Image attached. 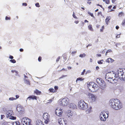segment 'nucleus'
Instances as JSON below:
<instances>
[{
	"instance_id": "f257e3e1",
	"label": "nucleus",
	"mask_w": 125,
	"mask_h": 125,
	"mask_svg": "<svg viewBox=\"0 0 125 125\" xmlns=\"http://www.w3.org/2000/svg\"><path fill=\"white\" fill-rule=\"evenodd\" d=\"M78 106L79 109L84 110L86 109L88 107L87 104L82 100L79 102Z\"/></svg>"
},
{
	"instance_id": "f03ea898",
	"label": "nucleus",
	"mask_w": 125,
	"mask_h": 125,
	"mask_svg": "<svg viewBox=\"0 0 125 125\" xmlns=\"http://www.w3.org/2000/svg\"><path fill=\"white\" fill-rule=\"evenodd\" d=\"M96 86V84L94 82H90L88 84V87L91 92H94L97 90Z\"/></svg>"
},
{
	"instance_id": "7ed1b4c3",
	"label": "nucleus",
	"mask_w": 125,
	"mask_h": 125,
	"mask_svg": "<svg viewBox=\"0 0 125 125\" xmlns=\"http://www.w3.org/2000/svg\"><path fill=\"white\" fill-rule=\"evenodd\" d=\"M21 122L23 125H31V120L27 117H25L22 118L21 120Z\"/></svg>"
},
{
	"instance_id": "20e7f679",
	"label": "nucleus",
	"mask_w": 125,
	"mask_h": 125,
	"mask_svg": "<svg viewBox=\"0 0 125 125\" xmlns=\"http://www.w3.org/2000/svg\"><path fill=\"white\" fill-rule=\"evenodd\" d=\"M112 75L110 74L108 76H107L106 75L105 78L106 80H108V82L112 83L114 84L116 83V80L114 77L113 78L112 77Z\"/></svg>"
},
{
	"instance_id": "39448f33",
	"label": "nucleus",
	"mask_w": 125,
	"mask_h": 125,
	"mask_svg": "<svg viewBox=\"0 0 125 125\" xmlns=\"http://www.w3.org/2000/svg\"><path fill=\"white\" fill-rule=\"evenodd\" d=\"M115 103V110H119L122 107V104L119 100L118 99H116V102Z\"/></svg>"
},
{
	"instance_id": "423d86ee",
	"label": "nucleus",
	"mask_w": 125,
	"mask_h": 125,
	"mask_svg": "<svg viewBox=\"0 0 125 125\" xmlns=\"http://www.w3.org/2000/svg\"><path fill=\"white\" fill-rule=\"evenodd\" d=\"M88 95L89 97V100L91 102H96L97 98V96L95 95L89 93H88Z\"/></svg>"
},
{
	"instance_id": "0eeeda50",
	"label": "nucleus",
	"mask_w": 125,
	"mask_h": 125,
	"mask_svg": "<svg viewBox=\"0 0 125 125\" xmlns=\"http://www.w3.org/2000/svg\"><path fill=\"white\" fill-rule=\"evenodd\" d=\"M69 99L67 98H64L61 100L60 102V104L62 106H65L67 105L69 103Z\"/></svg>"
},
{
	"instance_id": "6e6552de",
	"label": "nucleus",
	"mask_w": 125,
	"mask_h": 125,
	"mask_svg": "<svg viewBox=\"0 0 125 125\" xmlns=\"http://www.w3.org/2000/svg\"><path fill=\"white\" fill-rule=\"evenodd\" d=\"M96 81L98 85L104 87L106 85V83L101 78H98L96 79Z\"/></svg>"
},
{
	"instance_id": "1a4fd4ad",
	"label": "nucleus",
	"mask_w": 125,
	"mask_h": 125,
	"mask_svg": "<svg viewBox=\"0 0 125 125\" xmlns=\"http://www.w3.org/2000/svg\"><path fill=\"white\" fill-rule=\"evenodd\" d=\"M43 118L44 119V123L47 124L50 121V115L47 113H45L43 114Z\"/></svg>"
},
{
	"instance_id": "9d476101",
	"label": "nucleus",
	"mask_w": 125,
	"mask_h": 125,
	"mask_svg": "<svg viewBox=\"0 0 125 125\" xmlns=\"http://www.w3.org/2000/svg\"><path fill=\"white\" fill-rule=\"evenodd\" d=\"M63 112V110L61 108H58L55 110V113L56 115L60 117L62 116Z\"/></svg>"
},
{
	"instance_id": "9b49d317",
	"label": "nucleus",
	"mask_w": 125,
	"mask_h": 125,
	"mask_svg": "<svg viewBox=\"0 0 125 125\" xmlns=\"http://www.w3.org/2000/svg\"><path fill=\"white\" fill-rule=\"evenodd\" d=\"M116 100V99H111L110 100L109 103V104L110 106L115 110Z\"/></svg>"
},
{
	"instance_id": "f8f14e48",
	"label": "nucleus",
	"mask_w": 125,
	"mask_h": 125,
	"mask_svg": "<svg viewBox=\"0 0 125 125\" xmlns=\"http://www.w3.org/2000/svg\"><path fill=\"white\" fill-rule=\"evenodd\" d=\"M58 123L61 125H66L67 122L66 120H64L63 119L60 118L58 119Z\"/></svg>"
},
{
	"instance_id": "ddd939ff",
	"label": "nucleus",
	"mask_w": 125,
	"mask_h": 125,
	"mask_svg": "<svg viewBox=\"0 0 125 125\" xmlns=\"http://www.w3.org/2000/svg\"><path fill=\"white\" fill-rule=\"evenodd\" d=\"M124 74V73L123 72H121L119 71L116 72L115 75H116V77H118L120 78H122L123 79V75Z\"/></svg>"
},
{
	"instance_id": "4468645a",
	"label": "nucleus",
	"mask_w": 125,
	"mask_h": 125,
	"mask_svg": "<svg viewBox=\"0 0 125 125\" xmlns=\"http://www.w3.org/2000/svg\"><path fill=\"white\" fill-rule=\"evenodd\" d=\"M37 97L36 96L32 95H31L30 96L28 97L27 99H29L30 100H31V99L33 100H37Z\"/></svg>"
},
{
	"instance_id": "2eb2a0df",
	"label": "nucleus",
	"mask_w": 125,
	"mask_h": 125,
	"mask_svg": "<svg viewBox=\"0 0 125 125\" xmlns=\"http://www.w3.org/2000/svg\"><path fill=\"white\" fill-rule=\"evenodd\" d=\"M103 115H102L104 116V117H105V116H106L105 117L106 118H106H107L108 116V112H106L104 111H103L101 113Z\"/></svg>"
},
{
	"instance_id": "dca6fc26",
	"label": "nucleus",
	"mask_w": 125,
	"mask_h": 125,
	"mask_svg": "<svg viewBox=\"0 0 125 125\" xmlns=\"http://www.w3.org/2000/svg\"><path fill=\"white\" fill-rule=\"evenodd\" d=\"M36 122V125H44L43 122L40 119L37 120Z\"/></svg>"
},
{
	"instance_id": "f3484780",
	"label": "nucleus",
	"mask_w": 125,
	"mask_h": 125,
	"mask_svg": "<svg viewBox=\"0 0 125 125\" xmlns=\"http://www.w3.org/2000/svg\"><path fill=\"white\" fill-rule=\"evenodd\" d=\"M34 93L37 95H40L41 94V92L37 89H35L34 91Z\"/></svg>"
},
{
	"instance_id": "a211bd4d",
	"label": "nucleus",
	"mask_w": 125,
	"mask_h": 125,
	"mask_svg": "<svg viewBox=\"0 0 125 125\" xmlns=\"http://www.w3.org/2000/svg\"><path fill=\"white\" fill-rule=\"evenodd\" d=\"M66 115L67 117H70L73 115L72 112L69 111V112L68 111V112L66 113Z\"/></svg>"
},
{
	"instance_id": "6ab92c4d",
	"label": "nucleus",
	"mask_w": 125,
	"mask_h": 125,
	"mask_svg": "<svg viewBox=\"0 0 125 125\" xmlns=\"http://www.w3.org/2000/svg\"><path fill=\"white\" fill-rule=\"evenodd\" d=\"M12 111L10 110L8 111L6 113L7 115V116L8 117L12 115Z\"/></svg>"
},
{
	"instance_id": "aec40b11",
	"label": "nucleus",
	"mask_w": 125,
	"mask_h": 125,
	"mask_svg": "<svg viewBox=\"0 0 125 125\" xmlns=\"http://www.w3.org/2000/svg\"><path fill=\"white\" fill-rule=\"evenodd\" d=\"M103 115L101 113L100 115V119L101 120L104 121H105L106 120V118L105 117L106 116H105V117H104L103 115Z\"/></svg>"
},
{
	"instance_id": "412c9836",
	"label": "nucleus",
	"mask_w": 125,
	"mask_h": 125,
	"mask_svg": "<svg viewBox=\"0 0 125 125\" xmlns=\"http://www.w3.org/2000/svg\"><path fill=\"white\" fill-rule=\"evenodd\" d=\"M110 18L109 17H107L105 19V21L107 25L108 24V21L110 20Z\"/></svg>"
},
{
	"instance_id": "4be33fe9",
	"label": "nucleus",
	"mask_w": 125,
	"mask_h": 125,
	"mask_svg": "<svg viewBox=\"0 0 125 125\" xmlns=\"http://www.w3.org/2000/svg\"><path fill=\"white\" fill-rule=\"evenodd\" d=\"M25 83L29 85H30V83L29 80H26L25 79H24Z\"/></svg>"
},
{
	"instance_id": "5701e85b",
	"label": "nucleus",
	"mask_w": 125,
	"mask_h": 125,
	"mask_svg": "<svg viewBox=\"0 0 125 125\" xmlns=\"http://www.w3.org/2000/svg\"><path fill=\"white\" fill-rule=\"evenodd\" d=\"M88 29L91 31H93V30L92 27V25L91 24H90L88 26Z\"/></svg>"
},
{
	"instance_id": "b1692460",
	"label": "nucleus",
	"mask_w": 125,
	"mask_h": 125,
	"mask_svg": "<svg viewBox=\"0 0 125 125\" xmlns=\"http://www.w3.org/2000/svg\"><path fill=\"white\" fill-rule=\"evenodd\" d=\"M49 91L50 92L54 93H55L54 90L53 88H50L49 90Z\"/></svg>"
},
{
	"instance_id": "393cba45",
	"label": "nucleus",
	"mask_w": 125,
	"mask_h": 125,
	"mask_svg": "<svg viewBox=\"0 0 125 125\" xmlns=\"http://www.w3.org/2000/svg\"><path fill=\"white\" fill-rule=\"evenodd\" d=\"M13 125H20V122L17 121L13 123Z\"/></svg>"
},
{
	"instance_id": "a878e982",
	"label": "nucleus",
	"mask_w": 125,
	"mask_h": 125,
	"mask_svg": "<svg viewBox=\"0 0 125 125\" xmlns=\"http://www.w3.org/2000/svg\"><path fill=\"white\" fill-rule=\"evenodd\" d=\"M90 109H88L86 111V113L88 114L91 112V109H92V107H90Z\"/></svg>"
},
{
	"instance_id": "bb28decb",
	"label": "nucleus",
	"mask_w": 125,
	"mask_h": 125,
	"mask_svg": "<svg viewBox=\"0 0 125 125\" xmlns=\"http://www.w3.org/2000/svg\"><path fill=\"white\" fill-rule=\"evenodd\" d=\"M104 61L103 60H101L98 61V63L99 64H102L103 63Z\"/></svg>"
},
{
	"instance_id": "cd10ccee",
	"label": "nucleus",
	"mask_w": 125,
	"mask_h": 125,
	"mask_svg": "<svg viewBox=\"0 0 125 125\" xmlns=\"http://www.w3.org/2000/svg\"><path fill=\"white\" fill-rule=\"evenodd\" d=\"M104 2H105L107 4H109L110 2L109 0H103Z\"/></svg>"
},
{
	"instance_id": "c85d7f7f",
	"label": "nucleus",
	"mask_w": 125,
	"mask_h": 125,
	"mask_svg": "<svg viewBox=\"0 0 125 125\" xmlns=\"http://www.w3.org/2000/svg\"><path fill=\"white\" fill-rule=\"evenodd\" d=\"M55 90L54 91H55V92H56L57 91V90L58 89V87L57 86H55L54 87Z\"/></svg>"
},
{
	"instance_id": "c756f323",
	"label": "nucleus",
	"mask_w": 125,
	"mask_h": 125,
	"mask_svg": "<svg viewBox=\"0 0 125 125\" xmlns=\"http://www.w3.org/2000/svg\"><path fill=\"white\" fill-rule=\"evenodd\" d=\"M86 55L84 53H83L82 54H81L79 55V57L82 58H83V57H84Z\"/></svg>"
},
{
	"instance_id": "7c9ffc66",
	"label": "nucleus",
	"mask_w": 125,
	"mask_h": 125,
	"mask_svg": "<svg viewBox=\"0 0 125 125\" xmlns=\"http://www.w3.org/2000/svg\"><path fill=\"white\" fill-rule=\"evenodd\" d=\"M10 61L13 63H14L16 62V61L14 59L10 60Z\"/></svg>"
},
{
	"instance_id": "2f4dec72",
	"label": "nucleus",
	"mask_w": 125,
	"mask_h": 125,
	"mask_svg": "<svg viewBox=\"0 0 125 125\" xmlns=\"http://www.w3.org/2000/svg\"><path fill=\"white\" fill-rule=\"evenodd\" d=\"M112 52V50L110 49L108 50H107V51L106 52V53H105V55H107V54L109 52Z\"/></svg>"
},
{
	"instance_id": "473e14b6",
	"label": "nucleus",
	"mask_w": 125,
	"mask_h": 125,
	"mask_svg": "<svg viewBox=\"0 0 125 125\" xmlns=\"http://www.w3.org/2000/svg\"><path fill=\"white\" fill-rule=\"evenodd\" d=\"M97 15L98 16H99L101 15V16H102V12L101 11H99L97 13Z\"/></svg>"
},
{
	"instance_id": "72a5a7b5",
	"label": "nucleus",
	"mask_w": 125,
	"mask_h": 125,
	"mask_svg": "<svg viewBox=\"0 0 125 125\" xmlns=\"http://www.w3.org/2000/svg\"><path fill=\"white\" fill-rule=\"evenodd\" d=\"M104 28V26L103 25L102 26L101 28L100 29V31L101 32H103V30Z\"/></svg>"
},
{
	"instance_id": "f704fd0d",
	"label": "nucleus",
	"mask_w": 125,
	"mask_h": 125,
	"mask_svg": "<svg viewBox=\"0 0 125 125\" xmlns=\"http://www.w3.org/2000/svg\"><path fill=\"white\" fill-rule=\"evenodd\" d=\"M88 13L90 15L91 17H94V16L93 15V13H91L90 12H88Z\"/></svg>"
},
{
	"instance_id": "c9c22d12",
	"label": "nucleus",
	"mask_w": 125,
	"mask_h": 125,
	"mask_svg": "<svg viewBox=\"0 0 125 125\" xmlns=\"http://www.w3.org/2000/svg\"><path fill=\"white\" fill-rule=\"evenodd\" d=\"M10 117V119L12 120H15L16 119V117L11 116Z\"/></svg>"
},
{
	"instance_id": "e433bc0d",
	"label": "nucleus",
	"mask_w": 125,
	"mask_h": 125,
	"mask_svg": "<svg viewBox=\"0 0 125 125\" xmlns=\"http://www.w3.org/2000/svg\"><path fill=\"white\" fill-rule=\"evenodd\" d=\"M9 100H13L16 99L15 98L13 97H10L9 98Z\"/></svg>"
},
{
	"instance_id": "4c0bfd02",
	"label": "nucleus",
	"mask_w": 125,
	"mask_h": 125,
	"mask_svg": "<svg viewBox=\"0 0 125 125\" xmlns=\"http://www.w3.org/2000/svg\"><path fill=\"white\" fill-rule=\"evenodd\" d=\"M112 60V59L111 58H108L107 59V62L109 63L110 62V60L111 61V60Z\"/></svg>"
},
{
	"instance_id": "58836bf2",
	"label": "nucleus",
	"mask_w": 125,
	"mask_h": 125,
	"mask_svg": "<svg viewBox=\"0 0 125 125\" xmlns=\"http://www.w3.org/2000/svg\"><path fill=\"white\" fill-rule=\"evenodd\" d=\"M10 17H8L7 16H6L5 17V20H10Z\"/></svg>"
},
{
	"instance_id": "ea45409f",
	"label": "nucleus",
	"mask_w": 125,
	"mask_h": 125,
	"mask_svg": "<svg viewBox=\"0 0 125 125\" xmlns=\"http://www.w3.org/2000/svg\"><path fill=\"white\" fill-rule=\"evenodd\" d=\"M123 14L124 13L123 12H121L119 13V16H121L123 15Z\"/></svg>"
},
{
	"instance_id": "a19ab883",
	"label": "nucleus",
	"mask_w": 125,
	"mask_h": 125,
	"mask_svg": "<svg viewBox=\"0 0 125 125\" xmlns=\"http://www.w3.org/2000/svg\"><path fill=\"white\" fill-rule=\"evenodd\" d=\"M82 79L81 78H77L76 80V82H77V81H82Z\"/></svg>"
},
{
	"instance_id": "79ce46f5",
	"label": "nucleus",
	"mask_w": 125,
	"mask_h": 125,
	"mask_svg": "<svg viewBox=\"0 0 125 125\" xmlns=\"http://www.w3.org/2000/svg\"><path fill=\"white\" fill-rule=\"evenodd\" d=\"M35 6L36 7H39L40 6L39 3H37L35 4Z\"/></svg>"
},
{
	"instance_id": "37998d69",
	"label": "nucleus",
	"mask_w": 125,
	"mask_h": 125,
	"mask_svg": "<svg viewBox=\"0 0 125 125\" xmlns=\"http://www.w3.org/2000/svg\"><path fill=\"white\" fill-rule=\"evenodd\" d=\"M60 58V56H59L56 60V62H58Z\"/></svg>"
},
{
	"instance_id": "c03bdc74",
	"label": "nucleus",
	"mask_w": 125,
	"mask_h": 125,
	"mask_svg": "<svg viewBox=\"0 0 125 125\" xmlns=\"http://www.w3.org/2000/svg\"><path fill=\"white\" fill-rule=\"evenodd\" d=\"M42 58L40 56L38 58V60L39 62H41V61Z\"/></svg>"
},
{
	"instance_id": "a18cd8bd",
	"label": "nucleus",
	"mask_w": 125,
	"mask_h": 125,
	"mask_svg": "<svg viewBox=\"0 0 125 125\" xmlns=\"http://www.w3.org/2000/svg\"><path fill=\"white\" fill-rule=\"evenodd\" d=\"M122 25L123 26H124L125 25V20H124L122 23Z\"/></svg>"
},
{
	"instance_id": "49530a36",
	"label": "nucleus",
	"mask_w": 125,
	"mask_h": 125,
	"mask_svg": "<svg viewBox=\"0 0 125 125\" xmlns=\"http://www.w3.org/2000/svg\"><path fill=\"white\" fill-rule=\"evenodd\" d=\"M85 72V69H84L83 70L82 72L81 75H83L84 74V73Z\"/></svg>"
},
{
	"instance_id": "de8ad7c7",
	"label": "nucleus",
	"mask_w": 125,
	"mask_h": 125,
	"mask_svg": "<svg viewBox=\"0 0 125 125\" xmlns=\"http://www.w3.org/2000/svg\"><path fill=\"white\" fill-rule=\"evenodd\" d=\"M5 116L4 115H1V119H2Z\"/></svg>"
},
{
	"instance_id": "09e8293b",
	"label": "nucleus",
	"mask_w": 125,
	"mask_h": 125,
	"mask_svg": "<svg viewBox=\"0 0 125 125\" xmlns=\"http://www.w3.org/2000/svg\"><path fill=\"white\" fill-rule=\"evenodd\" d=\"M67 76V75H62V76L61 77H60L59 78V79L62 78H63V77H66Z\"/></svg>"
},
{
	"instance_id": "8fccbe9b",
	"label": "nucleus",
	"mask_w": 125,
	"mask_h": 125,
	"mask_svg": "<svg viewBox=\"0 0 125 125\" xmlns=\"http://www.w3.org/2000/svg\"><path fill=\"white\" fill-rule=\"evenodd\" d=\"M120 37V34H118L116 36V38H117Z\"/></svg>"
},
{
	"instance_id": "3c124183",
	"label": "nucleus",
	"mask_w": 125,
	"mask_h": 125,
	"mask_svg": "<svg viewBox=\"0 0 125 125\" xmlns=\"http://www.w3.org/2000/svg\"><path fill=\"white\" fill-rule=\"evenodd\" d=\"M77 52V51H74L72 52V54H74L76 53Z\"/></svg>"
},
{
	"instance_id": "603ef678",
	"label": "nucleus",
	"mask_w": 125,
	"mask_h": 125,
	"mask_svg": "<svg viewBox=\"0 0 125 125\" xmlns=\"http://www.w3.org/2000/svg\"><path fill=\"white\" fill-rule=\"evenodd\" d=\"M73 17L74 18H77V17L75 16V14L74 13V12L73 13Z\"/></svg>"
},
{
	"instance_id": "864d4df0",
	"label": "nucleus",
	"mask_w": 125,
	"mask_h": 125,
	"mask_svg": "<svg viewBox=\"0 0 125 125\" xmlns=\"http://www.w3.org/2000/svg\"><path fill=\"white\" fill-rule=\"evenodd\" d=\"M22 5L25 6H26L27 5V4L26 3H22Z\"/></svg>"
},
{
	"instance_id": "5fc2aeb1",
	"label": "nucleus",
	"mask_w": 125,
	"mask_h": 125,
	"mask_svg": "<svg viewBox=\"0 0 125 125\" xmlns=\"http://www.w3.org/2000/svg\"><path fill=\"white\" fill-rule=\"evenodd\" d=\"M9 58L11 59H12L13 58V57L12 55H10L9 57Z\"/></svg>"
},
{
	"instance_id": "6e6d98bb",
	"label": "nucleus",
	"mask_w": 125,
	"mask_h": 125,
	"mask_svg": "<svg viewBox=\"0 0 125 125\" xmlns=\"http://www.w3.org/2000/svg\"><path fill=\"white\" fill-rule=\"evenodd\" d=\"M19 95H16V98H15V99H16L18 98L19 97Z\"/></svg>"
},
{
	"instance_id": "4d7b16f0",
	"label": "nucleus",
	"mask_w": 125,
	"mask_h": 125,
	"mask_svg": "<svg viewBox=\"0 0 125 125\" xmlns=\"http://www.w3.org/2000/svg\"><path fill=\"white\" fill-rule=\"evenodd\" d=\"M116 0H112V1L113 3H115V1H116Z\"/></svg>"
},
{
	"instance_id": "13d9d810",
	"label": "nucleus",
	"mask_w": 125,
	"mask_h": 125,
	"mask_svg": "<svg viewBox=\"0 0 125 125\" xmlns=\"http://www.w3.org/2000/svg\"><path fill=\"white\" fill-rule=\"evenodd\" d=\"M20 51L21 52H23V50L21 48L20 49Z\"/></svg>"
},
{
	"instance_id": "bf43d9fd",
	"label": "nucleus",
	"mask_w": 125,
	"mask_h": 125,
	"mask_svg": "<svg viewBox=\"0 0 125 125\" xmlns=\"http://www.w3.org/2000/svg\"><path fill=\"white\" fill-rule=\"evenodd\" d=\"M79 22V21H74V22L76 24H77Z\"/></svg>"
},
{
	"instance_id": "052dcab7",
	"label": "nucleus",
	"mask_w": 125,
	"mask_h": 125,
	"mask_svg": "<svg viewBox=\"0 0 125 125\" xmlns=\"http://www.w3.org/2000/svg\"><path fill=\"white\" fill-rule=\"evenodd\" d=\"M112 5H110L108 7V8L109 9H111L112 8Z\"/></svg>"
},
{
	"instance_id": "680f3d73",
	"label": "nucleus",
	"mask_w": 125,
	"mask_h": 125,
	"mask_svg": "<svg viewBox=\"0 0 125 125\" xmlns=\"http://www.w3.org/2000/svg\"><path fill=\"white\" fill-rule=\"evenodd\" d=\"M115 28L117 30H118L119 28V27L118 26H116Z\"/></svg>"
},
{
	"instance_id": "e2e57ef3",
	"label": "nucleus",
	"mask_w": 125,
	"mask_h": 125,
	"mask_svg": "<svg viewBox=\"0 0 125 125\" xmlns=\"http://www.w3.org/2000/svg\"><path fill=\"white\" fill-rule=\"evenodd\" d=\"M97 55L98 57H100L101 56V55L100 54H97Z\"/></svg>"
},
{
	"instance_id": "0e129e2a",
	"label": "nucleus",
	"mask_w": 125,
	"mask_h": 125,
	"mask_svg": "<svg viewBox=\"0 0 125 125\" xmlns=\"http://www.w3.org/2000/svg\"><path fill=\"white\" fill-rule=\"evenodd\" d=\"M15 73H16V75H17L18 74V71H15Z\"/></svg>"
},
{
	"instance_id": "69168bd1",
	"label": "nucleus",
	"mask_w": 125,
	"mask_h": 125,
	"mask_svg": "<svg viewBox=\"0 0 125 125\" xmlns=\"http://www.w3.org/2000/svg\"><path fill=\"white\" fill-rule=\"evenodd\" d=\"M99 26H100V25H98V24H97V25H96V27L97 28H99Z\"/></svg>"
},
{
	"instance_id": "338daca9",
	"label": "nucleus",
	"mask_w": 125,
	"mask_h": 125,
	"mask_svg": "<svg viewBox=\"0 0 125 125\" xmlns=\"http://www.w3.org/2000/svg\"><path fill=\"white\" fill-rule=\"evenodd\" d=\"M24 77L25 78H28V77L26 76V75H25V74H24Z\"/></svg>"
},
{
	"instance_id": "774afa93",
	"label": "nucleus",
	"mask_w": 125,
	"mask_h": 125,
	"mask_svg": "<svg viewBox=\"0 0 125 125\" xmlns=\"http://www.w3.org/2000/svg\"><path fill=\"white\" fill-rule=\"evenodd\" d=\"M92 2L91 1L90 2H87V3L89 4H90Z\"/></svg>"
}]
</instances>
